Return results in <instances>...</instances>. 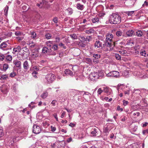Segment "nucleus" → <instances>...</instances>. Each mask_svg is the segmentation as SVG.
Listing matches in <instances>:
<instances>
[{"instance_id":"62","label":"nucleus","mask_w":148,"mask_h":148,"mask_svg":"<svg viewBox=\"0 0 148 148\" xmlns=\"http://www.w3.org/2000/svg\"><path fill=\"white\" fill-rule=\"evenodd\" d=\"M135 93L137 94H139L140 93V91L139 90H136L134 91Z\"/></svg>"},{"instance_id":"32","label":"nucleus","mask_w":148,"mask_h":148,"mask_svg":"<svg viewBox=\"0 0 148 148\" xmlns=\"http://www.w3.org/2000/svg\"><path fill=\"white\" fill-rule=\"evenodd\" d=\"M48 95V93L47 92H44L41 95V97L43 99L46 98Z\"/></svg>"},{"instance_id":"42","label":"nucleus","mask_w":148,"mask_h":148,"mask_svg":"<svg viewBox=\"0 0 148 148\" xmlns=\"http://www.w3.org/2000/svg\"><path fill=\"white\" fill-rule=\"evenodd\" d=\"M134 12L133 11H128L126 12V14H127L128 16H131L134 13Z\"/></svg>"},{"instance_id":"48","label":"nucleus","mask_w":148,"mask_h":148,"mask_svg":"<svg viewBox=\"0 0 148 148\" xmlns=\"http://www.w3.org/2000/svg\"><path fill=\"white\" fill-rule=\"evenodd\" d=\"M103 91V90H102L101 88H99L97 91L98 94L100 95Z\"/></svg>"},{"instance_id":"16","label":"nucleus","mask_w":148,"mask_h":148,"mask_svg":"<svg viewBox=\"0 0 148 148\" xmlns=\"http://www.w3.org/2000/svg\"><path fill=\"white\" fill-rule=\"evenodd\" d=\"M103 91L108 95H110L111 92L110 89L107 87L103 88Z\"/></svg>"},{"instance_id":"33","label":"nucleus","mask_w":148,"mask_h":148,"mask_svg":"<svg viewBox=\"0 0 148 148\" xmlns=\"http://www.w3.org/2000/svg\"><path fill=\"white\" fill-rule=\"evenodd\" d=\"M40 1V4L42 5V6L45 5H46L47 3V2L45 0H41Z\"/></svg>"},{"instance_id":"50","label":"nucleus","mask_w":148,"mask_h":148,"mask_svg":"<svg viewBox=\"0 0 148 148\" xmlns=\"http://www.w3.org/2000/svg\"><path fill=\"white\" fill-rule=\"evenodd\" d=\"M59 45L60 47H62L64 49H65L66 48V46H64V45L62 42H61L60 43H59Z\"/></svg>"},{"instance_id":"10","label":"nucleus","mask_w":148,"mask_h":148,"mask_svg":"<svg viewBox=\"0 0 148 148\" xmlns=\"http://www.w3.org/2000/svg\"><path fill=\"white\" fill-rule=\"evenodd\" d=\"M42 51L43 53L48 54L51 52V49L50 48L49 49L47 47H45L43 48Z\"/></svg>"},{"instance_id":"22","label":"nucleus","mask_w":148,"mask_h":148,"mask_svg":"<svg viewBox=\"0 0 148 148\" xmlns=\"http://www.w3.org/2000/svg\"><path fill=\"white\" fill-rule=\"evenodd\" d=\"M114 77L116 78L119 77L120 76L119 73L117 71H114Z\"/></svg>"},{"instance_id":"4","label":"nucleus","mask_w":148,"mask_h":148,"mask_svg":"<svg viewBox=\"0 0 148 148\" xmlns=\"http://www.w3.org/2000/svg\"><path fill=\"white\" fill-rule=\"evenodd\" d=\"M7 42V41H5L2 42L0 45V49L3 50L12 49L11 47L9 45H8L6 43Z\"/></svg>"},{"instance_id":"36","label":"nucleus","mask_w":148,"mask_h":148,"mask_svg":"<svg viewBox=\"0 0 148 148\" xmlns=\"http://www.w3.org/2000/svg\"><path fill=\"white\" fill-rule=\"evenodd\" d=\"M116 59L118 60H119L121 59V57L120 55L116 53L115 55Z\"/></svg>"},{"instance_id":"56","label":"nucleus","mask_w":148,"mask_h":148,"mask_svg":"<svg viewBox=\"0 0 148 148\" xmlns=\"http://www.w3.org/2000/svg\"><path fill=\"white\" fill-rule=\"evenodd\" d=\"M145 6H148V3L146 1H145L143 5H142L143 7H145Z\"/></svg>"},{"instance_id":"40","label":"nucleus","mask_w":148,"mask_h":148,"mask_svg":"<svg viewBox=\"0 0 148 148\" xmlns=\"http://www.w3.org/2000/svg\"><path fill=\"white\" fill-rule=\"evenodd\" d=\"M8 8V5H6L4 9V12H5V14H4L5 16L7 15V14Z\"/></svg>"},{"instance_id":"27","label":"nucleus","mask_w":148,"mask_h":148,"mask_svg":"<svg viewBox=\"0 0 148 148\" xmlns=\"http://www.w3.org/2000/svg\"><path fill=\"white\" fill-rule=\"evenodd\" d=\"M116 34L117 36L119 37L123 35V32L120 31H117L116 32Z\"/></svg>"},{"instance_id":"43","label":"nucleus","mask_w":148,"mask_h":148,"mask_svg":"<svg viewBox=\"0 0 148 148\" xmlns=\"http://www.w3.org/2000/svg\"><path fill=\"white\" fill-rule=\"evenodd\" d=\"M16 75V73L15 72H13L10 73V77H14Z\"/></svg>"},{"instance_id":"53","label":"nucleus","mask_w":148,"mask_h":148,"mask_svg":"<svg viewBox=\"0 0 148 148\" xmlns=\"http://www.w3.org/2000/svg\"><path fill=\"white\" fill-rule=\"evenodd\" d=\"M38 56V53H33L32 54V56L34 58H36Z\"/></svg>"},{"instance_id":"21","label":"nucleus","mask_w":148,"mask_h":148,"mask_svg":"<svg viewBox=\"0 0 148 148\" xmlns=\"http://www.w3.org/2000/svg\"><path fill=\"white\" fill-rule=\"evenodd\" d=\"M98 73L96 72H94L91 73V76L94 77L95 79L99 78V76H98Z\"/></svg>"},{"instance_id":"1","label":"nucleus","mask_w":148,"mask_h":148,"mask_svg":"<svg viewBox=\"0 0 148 148\" xmlns=\"http://www.w3.org/2000/svg\"><path fill=\"white\" fill-rule=\"evenodd\" d=\"M113 36L112 34H109L107 35L105 42L104 41L103 47H107L109 48V50L108 48H107L106 51H110L112 50L111 47L112 46L113 43Z\"/></svg>"},{"instance_id":"5","label":"nucleus","mask_w":148,"mask_h":148,"mask_svg":"<svg viewBox=\"0 0 148 148\" xmlns=\"http://www.w3.org/2000/svg\"><path fill=\"white\" fill-rule=\"evenodd\" d=\"M23 53L21 54V56L25 58H27L29 54V49L25 47L23 48Z\"/></svg>"},{"instance_id":"47","label":"nucleus","mask_w":148,"mask_h":148,"mask_svg":"<svg viewBox=\"0 0 148 148\" xmlns=\"http://www.w3.org/2000/svg\"><path fill=\"white\" fill-rule=\"evenodd\" d=\"M106 14L103 12H100V13L99 14L98 16L99 17H102L104 15H105Z\"/></svg>"},{"instance_id":"45","label":"nucleus","mask_w":148,"mask_h":148,"mask_svg":"<svg viewBox=\"0 0 148 148\" xmlns=\"http://www.w3.org/2000/svg\"><path fill=\"white\" fill-rule=\"evenodd\" d=\"M137 129V126L136 125H134V126H133L132 128V130L134 132L136 131Z\"/></svg>"},{"instance_id":"46","label":"nucleus","mask_w":148,"mask_h":148,"mask_svg":"<svg viewBox=\"0 0 148 148\" xmlns=\"http://www.w3.org/2000/svg\"><path fill=\"white\" fill-rule=\"evenodd\" d=\"M21 33L19 31H17L15 33V34L16 36H21Z\"/></svg>"},{"instance_id":"3","label":"nucleus","mask_w":148,"mask_h":148,"mask_svg":"<svg viewBox=\"0 0 148 148\" xmlns=\"http://www.w3.org/2000/svg\"><path fill=\"white\" fill-rule=\"evenodd\" d=\"M45 79L47 82L49 83H51L55 79V75L52 73L49 74L46 76Z\"/></svg>"},{"instance_id":"58","label":"nucleus","mask_w":148,"mask_h":148,"mask_svg":"<svg viewBox=\"0 0 148 148\" xmlns=\"http://www.w3.org/2000/svg\"><path fill=\"white\" fill-rule=\"evenodd\" d=\"M57 102V101L56 100H53L51 102V104L53 106H55L56 105V103Z\"/></svg>"},{"instance_id":"60","label":"nucleus","mask_w":148,"mask_h":148,"mask_svg":"<svg viewBox=\"0 0 148 148\" xmlns=\"http://www.w3.org/2000/svg\"><path fill=\"white\" fill-rule=\"evenodd\" d=\"M53 21L56 23H58V19L57 17L54 18L53 19Z\"/></svg>"},{"instance_id":"30","label":"nucleus","mask_w":148,"mask_h":148,"mask_svg":"<svg viewBox=\"0 0 148 148\" xmlns=\"http://www.w3.org/2000/svg\"><path fill=\"white\" fill-rule=\"evenodd\" d=\"M80 38L83 40L85 41L86 42H89V39L87 37L86 38L84 36H81Z\"/></svg>"},{"instance_id":"12","label":"nucleus","mask_w":148,"mask_h":148,"mask_svg":"<svg viewBox=\"0 0 148 148\" xmlns=\"http://www.w3.org/2000/svg\"><path fill=\"white\" fill-rule=\"evenodd\" d=\"M14 64L16 66L19 68H21V62L18 60H15L14 61Z\"/></svg>"},{"instance_id":"9","label":"nucleus","mask_w":148,"mask_h":148,"mask_svg":"<svg viewBox=\"0 0 148 148\" xmlns=\"http://www.w3.org/2000/svg\"><path fill=\"white\" fill-rule=\"evenodd\" d=\"M23 67L24 69L26 71L28 70L29 68V62L26 60L23 62Z\"/></svg>"},{"instance_id":"44","label":"nucleus","mask_w":148,"mask_h":148,"mask_svg":"<svg viewBox=\"0 0 148 148\" xmlns=\"http://www.w3.org/2000/svg\"><path fill=\"white\" fill-rule=\"evenodd\" d=\"M32 37L33 38H35L36 37V34L35 32H32L31 33Z\"/></svg>"},{"instance_id":"15","label":"nucleus","mask_w":148,"mask_h":148,"mask_svg":"<svg viewBox=\"0 0 148 148\" xmlns=\"http://www.w3.org/2000/svg\"><path fill=\"white\" fill-rule=\"evenodd\" d=\"M135 33V35H136L139 37H142L143 34V32L140 30H137Z\"/></svg>"},{"instance_id":"6","label":"nucleus","mask_w":148,"mask_h":148,"mask_svg":"<svg viewBox=\"0 0 148 148\" xmlns=\"http://www.w3.org/2000/svg\"><path fill=\"white\" fill-rule=\"evenodd\" d=\"M102 40H98L96 41L94 43V46L96 48H100L103 49H104L106 47H103V44H102Z\"/></svg>"},{"instance_id":"52","label":"nucleus","mask_w":148,"mask_h":148,"mask_svg":"<svg viewBox=\"0 0 148 148\" xmlns=\"http://www.w3.org/2000/svg\"><path fill=\"white\" fill-rule=\"evenodd\" d=\"M34 71H38L39 70V68L36 66H34L33 67Z\"/></svg>"},{"instance_id":"59","label":"nucleus","mask_w":148,"mask_h":148,"mask_svg":"<svg viewBox=\"0 0 148 148\" xmlns=\"http://www.w3.org/2000/svg\"><path fill=\"white\" fill-rule=\"evenodd\" d=\"M146 133L148 134V130H145L143 131V134H145Z\"/></svg>"},{"instance_id":"41","label":"nucleus","mask_w":148,"mask_h":148,"mask_svg":"<svg viewBox=\"0 0 148 148\" xmlns=\"http://www.w3.org/2000/svg\"><path fill=\"white\" fill-rule=\"evenodd\" d=\"M93 56L95 58L98 59L100 58V56L98 54H94Z\"/></svg>"},{"instance_id":"54","label":"nucleus","mask_w":148,"mask_h":148,"mask_svg":"<svg viewBox=\"0 0 148 148\" xmlns=\"http://www.w3.org/2000/svg\"><path fill=\"white\" fill-rule=\"evenodd\" d=\"M117 109L118 111H123V108H121L119 106H118L117 107Z\"/></svg>"},{"instance_id":"31","label":"nucleus","mask_w":148,"mask_h":148,"mask_svg":"<svg viewBox=\"0 0 148 148\" xmlns=\"http://www.w3.org/2000/svg\"><path fill=\"white\" fill-rule=\"evenodd\" d=\"M98 73V76H99V78L98 79H101L103 77L104 75V73L101 72H100Z\"/></svg>"},{"instance_id":"49","label":"nucleus","mask_w":148,"mask_h":148,"mask_svg":"<svg viewBox=\"0 0 148 148\" xmlns=\"http://www.w3.org/2000/svg\"><path fill=\"white\" fill-rule=\"evenodd\" d=\"M3 135V131L2 129H0V138Z\"/></svg>"},{"instance_id":"18","label":"nucleus","mask_w":148,"mask_h":148,"mask_svg":"<svg viewBox=\"0 0 148 148\" xmlns=\"http://www.w3.org/2000/svg\"><path fill=\"white\" fill-rule=\"evenodd\" d=\"M66 11L68 13V15H71L73 13V10L71 8H68L66 10Z\"/></svg>"},{"instance_id":"61","label":"nucleus","mask_w":148,"mask_h":148,"mask_svg":"<svg viewBox=\"0 0 148 148\" xmlns=\"http://www.w3.org/2000/svg\"><path fill=\"white\" fill-rule=\"evenodd\" d=\"M69 125L72 127H73L75 126V124L72 123H71Z\"/></svg>"},{"instance_id":"34","label":"nucleus","mask_w":148,"mask_h":148,"mask_svg":"<svg viewBox=\"0 0 148 148\" xmlns=\"http://www.w3.org/2000/svg\"><path fill=\"white\" fill-rule=\"evenodd\" d=\"M52 48L53 50L56 51L58 50V45L57 44H54L53 45Z\"/></svg>"},{"instance_id":"39","label":"nucleus","mask_w":148,"mask_h":148,"mask_svg":"<svg viewBox=\"0 0 148 148\" xmlns=\"http://www.w3.org/2000/svg\"><path fill=\"white\" fill-rule=\"evenodd\" d=\"M140 54L142 56H143L145 57H146V56H147V53L145 51H140Z\"/></svg>"},{"instance_id":"26","label":"nucleus","mask_w":148,"mask_h":148,"mask_svg":"<svg viewBox=\"0 0 148 148\" xmlns=\"http://www.w3.org/2000/svg\"><path fill=\"white\" fill-rule=\"evenodd\" d=\"M93 23H95L98 22L99 21V18L98 17H95L92 18L91 19Z\"/></svg>"},{"instance_id":"64","label":"nucleus","mask_w":148,"mask_h":148,"mask_svg":"<svg viewBox=\"0 0 148 148\" xmlns=\"http://www.w3.org/2000/svg\"><path fill=\"white\" fill-rule=\"evenodd\" d=\"M50 54L52 55L55 56L56 54V53L54 51H51V52H50Z\"/></svg>"},{"instance_id":"17","label":"nucleus","mask_w":148,"mask_h":148,"mask_svg":"<svg viewBox=\"0 0 148 148\" xmlns=\"http://www.w3.org/2000/svg\"><path fill=\"white\" fill-rule=\"evenodd\" d=\"M77 8L78 10H82L84 8V6L83 5H82L80 3H78L76 5Z\"/></svg>"},{"instance_id":"57","label":"nucleus","mask_w":148,"mask_h":148,"mask_svg":"<svg viewBox=\"0 0 148 148\" xmlns=\"http://www.w3.org/2000/svg\"><path fill=\"white\" fill-rule=\"evenodd\" d=\"M71 37L72 38L74 39H76L77 38V36L75 34H73L70 35Z\"/></svg>"},{"instance_id":"55","label":"nucleus","mask_w":148,"mask_h":148,"mask_svg":"<svg viewBox=\"0 0 148 148\" xmlns=\"http://www.w3.org/2000/svg\"><path fill=\"white\" fill-rule=\"evenodd\" d=\"M51 131L52 132H54L56 129L55 127H53L52 126H51Z\"/></svg>"},{"instance_id":"8","label":"nucleus","mask_w":148,"mask_h":148,"mask_svg":"<svg viewBox=\"0 0 148 148\" xmlns=\"http://www.w3.org/2000/svg\"><path fill=\"white\" fill-rule=\"evenodd\" d=\"M9 88V86L5 84L3 85L1 87V91L4 94H6L8 91V89Z\"/></svg>"},{"instance_id":"20","label":"nucleus","mask_w":148,"mask_h":148,"mask_svg":"<svg viewBox=\"0 0 148 148\" xmlns=\"http://www.w3.org/2000/svg\"><path fill=\"white\" fill-rule=\"evenodd\" d=\"M85 32L87 34H90L93 33L94 32V30L92 28H90L89 29L86 30Z\"/></svg>"},{"instance_id":"7","label":"nucleus","mask_w":148,"mask_h":148,"mask_svg":"<svg viewBox=\"0 0 148 148\" xmlns=\"http://www.w3.org/2000/svg\"><path fill=\"white\" fill-rule=\"evenodd\" d=\"M41 131L40 127L36 125H34L33 126V132L35 134H39Z\"/></svg>"},{"instance_id":"14","label":"nucleus","mask_w":148,"mask_h":148,"mask_svg":"<svg viewBox=\"0 0 148 148\" xmlns=\"http://www.w3.org/2000/svg\"><path fill=\"white\" fill-rule=\"evenodd\" d=\"M21 47L19 46H18L14 48L13 49V51L14 52H13L12 53L13 54H14L15 52H19L21 51Z\"/></svg>"},{"instance_id":"63","label":"nucleus","mask_w":148,"mask_h":148,"mask_svg":"<svg viewBox=\"0 0 148 148\" xmlns=\"http://www.w3.org/2000/svg\"><path fill=\"white\" fill-rule=\"evenodd\" d=\"M53 116L54 118L56 119V121H58V117H57V115L56 114H54L53 115Z\"/></svg>"},{"instance_id":"51","label":"nucleus","mask_w":148,"mask_h":148,"mask_svg":"<svg viewBox=\"0 0 148 148\" xmlns=\"http://www.w3.org/2000/svg\"><path fill=\"white\" fill-rule=\"evenodd\" d=\"M123 104L124 106H126L128 103V102L127 101L124 100L123 101Z\"/></svg>"},{"instance_id":"23","label":"nucleus","mask_w":148,"mask_h":148,"mask_svg":"<svg viewBox=\"0 0 148 148\" xmlns=\"http://www.w3.org/2000/svg\"><path fill=\"white\" fill-rule=\"evenodd\" d=\"M53 42L52 41H48L46 42V44L47 46L50 47L53 45Z\"/></svg>"},{"instance_id":"28","label":"nucleus","mask_w":148,"mask_h":148,"mask_svg":"<svg viewBox=\"0 0 148 148\" xmlns=\"http://www.w3.org/2000/svg\"><path fill=\"white\" fill-rule=\"evenodd\" d=\"M29 45L31 48L34 47L36 45L35 43L33 41H30L29 44Z\"/></svg>"},{"instance_id":"24","label":"nucleus","mask_w":148,"mask_h":148,"mask_svg":"<svg viewBox=\"0 0 148 148\" xmlns=\"http://www.w3.org/2000/svg\"><path fill=\"white\" fill-rule=\"evenodd\" d=\"M8 68L9 65L8 64L5 63L3 64V71H5Z\"/></svg>"},{"instance_id":"29","label":"nucleus","mask_w":148,"mask_h":148,"mask_svg":"<svg viewBox=\"0 0 148 148\" xmlns=\"http://www.w3.org/2000/svg\"><path fill=\"white\" fill-rule=\"evenodd\" d=\"M8 78V76L6 75H2L1 77L0 78V79L1 80H5L7 79Z\"/></svg>"},{"instance_id":"13","label":"nucleus","mask_w":148,"mask_h":148,"mask_svg":"<svg viewBox=\"0 0 148 148\" xmlns=\"http://www.w3.org/2000/svg\"><path fill=\"white\" fill-rule=\"evenodd\" d=\"M64 72L65 74L66 75H68L72 76H73L74 75L73 73V72L71 71L69 69H66L65 70Z\"/></svg>"},{"instance_id":"35","label":"nucleus","mask_w":148,"mask_h":148,"mask_svg":"<svg viewBox=\"0 0 148 148\" xmlns=\"http://www.w3.org/2000/svg\"><path fill=\"white\" fill-rule=\"evenodd\" d=\"M114 71H111L107 74V76L109 77H114Z\"/></svg>"},{"instance_id":"37","label":"nucleus","mask_w":148,"mask_h":148,"mask_svg":"<svg viewBox=\"0 0 148 148\" xmlns=\"http://www.w3.org/2000/svg\"><path fill=\"white\" fill-rule=\"evenodd\" d=\"M5 58V56L4 54H0V60L3 61Z\"/></svg>"},{"instance_id":"38","label":"nucleus","mask_w":148,"mask_h":148,"mask_svg":"<svg viewBox=\"0 0 148 148\" xmlns=\"http://www.w3.org/2000/svg\"><path fill=\"white\" fill-rule=\"evenodd\" d=\"M45 36L47 39H49L51 38V35L49 33H47L45 35Z\"/></svg>"},{"instance_id":"11","label":"nucleus","mask_w":148,"mask_h":148,"mask_svg":"<svg viewBox=\"0 0 148 148\" xmlns=\"http://www.w3.org/2000/svg\"><path fill=\"white\" fill-rule=\"evenodd\" d=\"M126 34L127 36L131 37L133 35H135V33L134 31L132 30L127 31L126 33Z\"/></svg>"},{"instance_id":"19","label":"nucleus","mask_w":148,"mask_h":148,"mask_svg":"<svg viewBox=\"0 0 148 148\" xmlns=\"http://www.w3.org/2000/svg\"><path fill=\"white\" fill-rule=\"evenodd\" d=\"M97 129L96 128H94L92 130V131L91 132V134L93 136H97Z\"/></svg>"},{"instance_id":"2","label":"nucleus","mask_w":148,"mask_h":148,"mask_svg":"<svg viewBox=\"0 0 148 148\" xmlns=\"http://www.w3.org/2000/svg\"><path fill=\"white\" fill-rule=\"evenodd\" d=\"M109 21L111 24H118L121 22V17L118 14L113 13L112 14L110 15Z\"/></svg>"},{"instance_id":"25","label":"nucleus","mask_w":148,"mask_h":148,"mask_svg":"<svg viewBox=\"0 0 148 148\" xmlns=\"http://www.w3.org/2000/svg\"><path fill=\"white\" fill-rule=\"evenodd\" d=\"M5 58L7 61H11L12 60V56L10 55H8L5 56Z\"/></svg>"}]
</instances>
